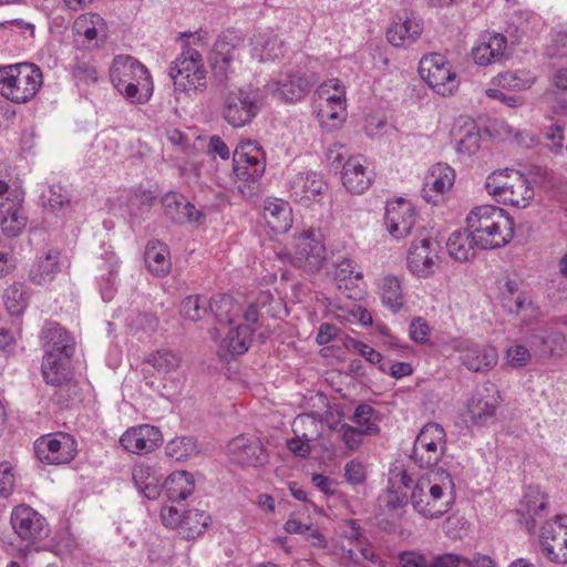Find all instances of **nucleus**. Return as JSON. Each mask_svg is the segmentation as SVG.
Here are the masks:
<instances>
[{"label": "nucleus", "mask_w": 567, "mask_h": 567, "mask_svg": "<svg viewBox=\"0 0 567 567\" xmlns=\"http://www.w3.org/2000/svg\"><path fill=\"white\" fill-rule=\"evenodd\" d=\"M567 523L565 516H558L555 520L547 522L542 527L540 548L544 556L550 560V556L563 553V539L566 536Z\"/></svg>", "instance_id": "obj_31"}, {"label": "nucleus", "mask_w": 567, "mask_h": 567, "mask_svg": "<svg viewBox=\"0 0 567 567\" xmlns=\"http://www.w3.org/2000/svg\"><path fill=\"white\" fill-rule=\"evenodd\" d=\"M499 395L494 384L476 390L467 404V413L476 425H484L494 417Z\"/></svg>", "instance_id": "obj_17"}, {"label": "nucleus", "mask_w": 567, "mask_h": 567, "mask_svg": "<svg viewBox=\"0 0 567 567\" xmlns=\"http://www.w3.org/2000/svg\"><path fill=\"white\" fill-rule=\"evenodd\" d=\"M318 81L319 76L315 71L289 69L281 72L277 80L268 83L267 89L279 100L297 102L303 99Z\"/></svg>", "instance_id": "obj_7"}, {"label": "nucleus", "mask_w": 567, "mask_h": 567, "mask_svg": "<svg viewBox=\"0 0 567 567\" xmlns=\"http://www.w3.org/2000/svg\"><path fill=\"white\" fill-rule=\"evenodd\" d=\"M162 442L161 431L150 424L131 427L120 439L121 445L134 454H147L158 447Z\"/></svg>", "instance_id": "obj_15"}, {"label": "nucleus", "mask_w": 567, "mask_h": 567, "mask_svg": "<svg viewBox=\"0 0 567 567\" xmlns=\"http://www.w3.org/2000/svg\"><path fill=\"white\" fill-rule=\"evenodd\" d=\"M208 301L205 297L195 295L186 297L181 305V313L184 318L197 321L206 313Z\"/></svg>", "instance_id": "obj_50"}, {"label": "nucleus", "mask_w": 567, "mask_h": 567, "mask_svg": "<svg viewBox=\"0 0 567 567\" xmlns=\"http://www.w3.org/2000/svg\"><path fill=\"white\" fill-rule=\"evenodd\" d=\"M244 40L231 30L223 32L214 45L212 61L213 87L221 99V115L233 127H243L257 116L261 109V94L254 89H229L230 75L241 63Z\"/></svg>", "instance_id": "obj_1"}, {"label": "nucleus", "mask_w": 567, "mask_h": 567, "mask_svg": "<svg viewBox=\"0 0 567 567\" xmlns=\"http://www.w3.org/2000/svg\"><path fill=\"white\" fill-rule=\"evenodd\" d=\"M327 107L329 110H321L323 116H327L329 118L339 117V111L342 112L344 110V93L340 91L339 94L329 96L327 99Z\"/></svg>", "instance_id": "obj_63"}, {"label": "nucleus", "mask_w": 567, "mask_h": 567, "mask_svg": "<svg viewBox=\"0 0 567 567\" xmlns=\"http://www.w3.org/2000/svg\"><path fill=\"white\" fill-rule=\"evenodd\" d=\"M512 182L509 189L503 193V196L497 202L518 208L527 207L534 198V188L524 175L514 176Z\"/></svg>", "instance_id": "obj_35"}, {"label": "nucleus", "mask_w": 567, "mask_h": 567, "mask_svg": "<svg viewBox=\"0 0 567 567\" xmlns=\"http://www.w3.org/2000/svg\"><path fill=\"white\" fill-rule=\"evenodd\" d=\"M439 482L420 481L412 491L411 504L423 517L439 518L447 513L454 503V482L452 476L442 472L436 473Z\"/></svg>", "instance_id": "obj_4"}, {"label": "nucleus", "mask_w": 567, "mask_h": 567, "mask_svg": "<svg viewBox=\"0 0 567 567\" xmlns=\"http://www.w3.org/2000/svg\"><path fill=\"white\" fill-rule=\"evenodd\" d=\"M522 175L523 174L520 172L508 168H506L505 171L494 172L487 176L485 182V188L489 195H493L494 197H496V200H498L503 196V193L509 189L514 176Z\"/></svg>", "instance_id": "obj_46"}, {"label": "nucleus", "mask_w": 567, "mask_h": 567, "mask_svg": "<svg viewBox=\"0 0 567 567\" xmlns=\"http://www.w3.org/2000/svg\"><path fill=\"white\" fill-rule=\"evenodd\" d=\"M61 252L51 248L44 255L38 257L29 271V280L38 286L50 284L61 271Z\"/></svg>", "instance_id": "obj_27"}, {"label": "nucleus", "mask_w": 567, "mask_h": 567, "mask_svg": "<svg viewBox=\"0 0 567 567\" xmlns=\"http://www.w3.org/2000/svg\"><path fill=\"white\" fill-rule=\"evenodd\" d=\"M262 216L275 234H284L292 224L291 208L282 199H268L265 202Z\"/></svg>", "instance_id": "obj_30"}, {"label": "nucleus", "mask_w": 567, "mask_h": 567, "mask_svg": "<svg viewBox=\"0 0 567 567\" xmlns=\"http://www.w3.org/2000/svg\"><path fill=\"white\" fill-rule=\"evenodd\" d=\"M166 454L176 461H184L197 453V445L192 436L176 437L166 445Z\"/></svg>", "instance_id": "obj_49"}, {"label": "nucleus", "mask_w": 567, "mask_h": 567, "mask_svg": "<svg viewBox=\"0 0 567 567\" xmlns=\"http://www.w3.org/2000/svg\"><path fill=\"white\" fill-rule=\"evenodd\" d=\"M375 413V410L370 404L362 403L355 408L351 421L362 426L367 435L377 434L380 429L375 423L371 422Z\"/></svg>", "instance_id": "obj_51"}, {"label": "nucleus", "mask_w": 567, "mask_h": 567, "mask_svg": "<svg viewBox=\"0 0 567 567\" xmlns=\"http://www.w3.org/2000/svg\"><path fill=\"white\" fill-rule=\"evenodd\" d=\"M346 481L351 485H361L367 480L364 464L358 458L349 461L344 466Z\"/></svg>", "instance_id": "obj_54"}, {"label": "nucleus", "mask_w": 567, "mask_h": 567, "mask_svg": "<svg viewBox=\"0 0 567 567\" xmlns=\"http://www.w3.org/2000/svg\"><path fill=\"white\" fill-rule=\"evenodd\" d=\"M306 427H318V422L315 416L310 414L298 415L292 422V431L296 434L295 439L288 440V449L297 456L307 457L311 447L309 442L312 437L305 431Z\"/></svg>", "instance_id": "obj_32"}, {"label": "nucleus", "mask_w": 567, "mask_h": 567, "mask_svg": "<svg viewBox=\"0 0 567 567\" xmlns=\"http://www.w3.org/2000/svg\"><path fill=\"white\" fill-rule=\"evenodd\" d=\"M544 138L546 141V147L555 153L559 154L564 146V127L559 124H551L544 132Z\"/></svg>", "instance_id": "obj_53"}, {"label": "nucleus", "mask_w": 567, "mask_h": 567, "mask_svg": "<svg viewBox=\"0 0 567 567\" xmlns=\"http://www.w3.org/2000/svg\"><path fill=\"white\" fill-rule=\"evenodd\" d=\"M258 47H260L259 58L261 62L274 61L286 53L285 42L278 35L270 33H260L256 38L254 50L257 51Z\"/></svg>", "instance_id": "obj_43"}, {"label": "nucleus", "mask_w": 567, "mask_h": 567, "mask_svg": "<svg viewBox=\"0 0 567 567\" xmlns=\"http://www.w3.org/2000/svg\"><path fill=\"white\" fill-rule=\"evenodd\" d=\"M10 522L16 535L27 546L47 538L50 533L47 519L29 505L16 506Z\"/></svg>", "instance_id": "obj_9"}, {"label": "nucleus", "mask_w": 567, "mask_h": 567, "mask_svg": "<svg viewBox=\"0 0 567 567\" xmlns=\"http://www.w3.org/2000/svg\"><path fill=\"white\" fill-rule=\"evenodd\" d=\"M419 73L421 78L437 94L451 95L458 86L456 73L451 70L449 62L441 54H431L420 61Z\"/></svg>", "instance_id": "obj_8"}, {"label": "nucleus", "mask_w": 567, "mask_h": 567, "mask_svg": "<svg viewBox=\"0 0 567 567\" xmlns=\"http://www.w3.org/2000/svg\"><path fill=\"white\" fill-rule=\"evenodd\" d=\"M430 327L422 318H415L410 324V337L413 341L424 343L427 341Z\"/></svg>", "instance_id": "obj_61"}, {"label": "nucleus", "mask_w": 567, "mask_h": 567, "mask_svg": "<svg viewBox=\"0 0 567 567\" xmlns=\"http://www.w3.org/2000/svg\"><path fill=\"white\" fill-rule=\"evenodd\" d=\"M233 168L240 181H259L266 169L265 152L255 141L241 142L234 152Z\"/></svg>", "instance_id": "obj_10"}, {"label": "nucleus", "mask_w": 567, "mask_h": 567, "mask_svg": "<svg viewBox=\"0 0 567 567\" xmlns=\"http://www.w3.org/2000/svg\"><path fill=\"white\" fill-rule=\"evenodd\" d=\"M158 373L168 374L176 371L182 362L181 355L167 349H162L145 359Z\"/></svg>", "instance_id": "obj_45"}, {"label": "nucleus", "mask_w": 567, "mask_h": 567, "mask_svg": "<svg viewBox=\"0 0 567 567\" xmlns=\"http://www.w3.org/2000/svg\"><path fill=\"white\" fill-rule=\"evenodd\" d=\"M455 182L454 169L442 163L430 168L422 189V196L427 203L436 204L440 196L449 192Z\"/></svg>", "instance_id": "obj_19"}, {"label": "nucleus", "mask_w": 567, "mask_h": 567, "mask_svg": "<svg viewBox=\"0 0 567 567\" xmlns=\"http://www.w3.org/2000/svg\"><path fill=\"white\" fill-rule=\"evenodd\" d=\"M467 230L481 249L507 245L514 237V221L501 207L482 205L473 208L466 218Z\"/></svg>", "instance_id": "obj_2"}, {"label": "nucleus", "mask_w": 567, "mask_h": 567, "mask_svg": "<svg viewBox=\"0 0 567 567\" xmlns=\"http://www.w3.org/2000/svg\"><path fill=\"white\" fill-rule=\"evenodd\" d=\"M42 85V71L33 63L0 68V94L14 103H27Z\"/></svg>", "instance_id": "obj_5"}, {"label": "nucleus", "mask_w": 567, "mask_h": 567, "mask_svg": "<svg viewBox=\"0 0 567 567\" xmlns=\"http://www.w3.org/2000/svg\"><path fill=\"white\" fill-rule=\"evenodd\" d=\"M27 221L22 198L8 196L6 200L0 202V226L7 237H18L25 228Z\"/></svg>", "instance_id": "obj_22"}, {"label": "nucleus", "mask_w": 567, "mask_h": 567, "mask_svg": "<svg viewBox=\"0 0 567 567\" xmlns=\"http://www.w3.org/2000/svg\"><path fill=\"white\" fill-rule=\"evenodd\" d=\"M340 431L344 445L351 451L357 450L362 443V436L367 435L363 430L357 429L349 424L340 425Z\"/></svg>", "instance_id": "obj_56"}, {"label": "nucleus", "mask_w": 567, "mask_h": 567, "mask_svg": "<svg viewBox=\"0 0 567 567\" xmlns=\"http://www.w3.org/2000/svg\"><path fill=\"white\" fill-rule=\"evenodd\" d=\"M382 303L392 312H398L404 305L401 281L393 275L383 277L379 285Z\"/></svg>", "instance_id": "obj_39"}, {"label": "nucleus", "mask_w": 567, "mask_h": 567, "mask_svg": "<svg viewBox=\"0 0 567 567\" xmlns=\"http://www.w3.org/2000/svg\"><path fill=\"white\" fill-rule=\"evenodd\" d=\"M327 188V183L313 172L299 173L290 182L291 197L305 206L319 202Z\"/></svg>", "instance_id": "obj_18"}, {"label": "nucleus", "mask_w": 567, "mask_h": 567, "mask_svg": "<svg viewBox=\"0 0 567 567\" xmlns=\"http://www.w3.org/2000/svg\"><path fill=\"white\" fill-rule=\"evenodd\" d=\"M460 133L461 136L457 142L456 151L460 154L468 156L475 154L481 147L480 128L474 123H471L464 128H461Z\"/></svg>", "instance_id": "obj_48"}, {"label": "nucleus", "mask_w": 567, "mask_h": 567, "mask_svg": "<svg viewBox=\"0 0 567 567\" xmlns=\"http://www.w3.org/2000/svg\"><path fill=\"white\" fill-rule=\"evenodd\" d=\"M342 169V182L349 192L361 194L369 188L371 179L359 158L350 157L343 164Z\"/></svg>", "instance_id": "obj_33"}, {"label": "nucleus", "mask_w": 567, "mask_h": 567, "mask_svg": "<svg viewBox=\"0 0 567 567\" xmlns=\"http://www.w3.org/2000/svg\"><path fill=\"white\" fill-rule=\"evenodd\" d=\"M353 348L370 363L378 364L382 372H386V364L383 362V357L380 352L361 341H353Z\"/></svg>", "instance_id": "obj_58"}, {"label": "nucleus", "mask_w": 567, "mask_h": 567, "mask_svg": "<svg viewBox=\"0 0 567 567\" xmlns=\"http://www.w3.org/2000/svg\"><path fill=\"white\" fill-rule=\"evenodd\" d=\"M475 246L473 235L467 229L465 231H454L446 243L450 256L457 261H466L471 256H474Z\"/></svg>", "instance_id": "obj_38"}, {"label": "nucleus", "mask_w": 567, "mask_h": 567, "mask_svg": "<svg viewBox=\"0 0 567 567\" xmlns=\"http://www.w3.org/2000/svg\"><path fill=\"white\" fill-rule=\"evenodd\" d=\"M532 352L538 358L560 357L565 351L566 338L559 331L534 330L527 337Z\"/></svg>", "instance_id": "obj_20"}, {"label": "nucleus", "mask_w": 567, "mask_h": 567, "mask_svg": "<svg viewBox=\"0 0 567 567\" xmlns=\"http://www.w3.org/2000/svg\"><path fill=\"white\" fill-rule=\"evenodd\" d=\"M507 48L506 38L501 33L484 34L472 50L474 61L480 65L501 62Z\"/></svg>", "instance_id": "obj_24"}, {"label": "nucleus", "mask_w": 567, "mask_h": 567, "mask_svg": "<svg viewBox=\"0 0 567 567\" xmlns=\"http://www.w3.org/2000/svg\"><path fill=\"white\" fill-rule=\"evenodd\" d=\"M545 54L550 59H561L567 56V32L559 31L555 33L550 43L546 47Z\"/></svg>", "instance_id": "obj_55"}, {"label": "nucleus", "mask_w": 567, "mask_h": 567, "mask_svg": "<svg viewBox=\"0 0 567 567\" xmlns=\"http://www.w3.org/2000/svg\"><path fill=\"white\" fill-rule=\"evenodd\" d=\"M251 337V330L248 327L237 326L229 330L220 347L230 355H240L249 349Z\"/></svg>", "instance_id": "obj_41"}, {"label": "nucleus", "mask_w": 567, "mask_h": 567, "mask_svg": "<svg viewBox=\"0 0 567 567\" xmlns=\"http://www.w3.org/2000/svg\"><path fill=\"white\" fill-rule=\"evenodd\" d=\"M166 216L177 224H202L204 214L192 203L175 192L167 193L162 199Z\"/></svg>", "instance_id": "obj_21"}, {"label": "nucleus", "mask_w": 567, "mask_h": 567, "mask_svg": "<svg viewBox=\"0 0 567 567\" xmlns=\"http://www.w3.org/2000/svg\"><path fill=\"white\" fill-rule=\"evenodd\" d=\"M48 203L51 209L62 210L63 216L71 208V199L66 190L60 185H52L49 189Z\"/></svg>", "instance_id": "obj_52"}, {"label": "nucleus", "mask_w": 567, "mask_h": 567, "mask_svg": "<svg viewBox=\"0 0 567 567\" xmlns=\"http://www.w3.org/2000/svg\"><path fill=\"white\" fill-rule=\"evenodd\" d=\"M202 64L200 53L192 48H187L179 58H177L168 69V75L174 81L176 90L187 91V81L192 76L193 70H197Z\"/></svg>", "instance_id": "obj_26"}, {"label": "nucleus", "mask_w": 567, "mask_h": 567, "mask_svg": "<svg viewBox=\"0 0 567 567\" xmlns=\"http://www.w3.org/2000/svg\"><path fill=\"white\" fill-rule=\"evenodd\" d=\"M402 567H429L426 558L414 551H405L400 555Z\"/></svg>", "instance_id": "obj_64"}, {"label": "nucleus", "mask_w": 567, "mask_h": 567, "mask_svg": "<svg viewBox=\"0 0 567 567\" xmlns=\"http://www.w3.org/2000/svg\"><path fill=\"white\" fill-rule=\"evenodd\" d=\"M144 257L147 269L155 276H165L171 270L169 251L164 243L148 241Z\"/></svg>", "instance_id": "obj_34"}, {"label": "nucleus", "mask_w": 567, "mask_h": 567, "mask_svg": "<svg viewBox=\"0 0 567 567\" xmlns=\"http://www.w3.org/2000/svg\"><path fill=\"white\" fill-rule=\"evenodd\" d=\"M208 305L217 322L225 326L234 323L243 312L240 303L228 295L217 296Z\"/></svg>", "instance_id": "obj_37"}, {"label": "nucleus", "mask_w": 567, "mask_h": 567, "mask_svg": "<svg viewBox=\"0 0 567 567\" xmlns=\"http://www.w3.org/2000/svg\"><path fill=\"white\" fill-rule=\"evenodd\" d=\"M4 306L11 316H20L25 310L29 296L22 284H13L4 291Z\"/></svg>", "instance_id": "obj_47"}, {"label": "nucleus", "mask_w": 567, "mask_h": 567, "mask_svg": "<svg viewBox=\"0 0 567 567\" xmlns=\"http://www.w3.org/2000/svg\"><path fill=\"white\" fill-rule=\"evenodd\" d=\"M503 307L512 315H518L529 303L526 292L519 290V285L514 280H507L502 290Z\"/></svg>", "instance_id": "obj_42"}, {"label": "nucleus", "mask_w": 567, "mask_h": 567, "mask_svg": "<svg viewBox=\"0 0 567 567\" xmlns=\"http://www.w3.org/2000/svg\"><path fill=\"white\" fill-rule=\"evenodd\" d=\"M74 30L78 35H82L91 42L96 40L100 33H104L105 23L100 14L87 13L78 18Z\"/></svg>", "instance_id": "obj_44"}, {"label": "nucleus", "mask_w": 567, "mask_h": 567, "mask_svg": "<svg viewBox=\"0 0 567 567\" xmlns=\"http://www.w3.org/2000/svg\"><path fill=\"white\" fill-rule=\"evenodd\" d=\"M422 25L406 14L396 16L386 30V39L394 47H408L421 34Z\"/></svg>", "instance_id": "obj_28"}, {"label": "nucleus", "mask_w": 567, "mask_h": 567, "mask_svg": "<svg viewBox=\"0 0 567 567\" xmlns=\"http://www.w3.org/2000/svg\"><path fill=\"white\" fill-rule=\"evenodd\" d=\"M439 243L430 237L413 241L408 255L409 269L422 278L433 275L439 259Z\"/></svg>", "instance_id": "obj_14"}, {"label": "nucleus", "mask_w": 567, "mask_h": 567, "mask_svg": "<svg viewBox=\"0 0 567 567\" xmlns=\"http://www.w3.org/2000/svg\"><path fill=\"white\" fill-rule=\"evenodd\" d=\"M292 265L308 272L321 269L324 261V246L313 237L312 231H306L295 238Z\"/></svg>", "instance_id": "obj_13"}, {"label": "nucleus", "mask_w": 567, "mask_h": 567, "mask_svg": "<svg viewBox=\"0 0 567 567\" xmlns=\"http://www.w3.org/2000/svg\"><path fill=\"white\" fill-rule=\"evenodd\" d=\"M354 279H362V272H354V261L350 258L342 259L336 267V279L338 281H346L351 277Z\"/></svg>", "instance_id": "obj_60"}, {"label": "nucleus", "mask_w": 567, "mask_h": 567, "mask_svg": "<svg viewBox=\"0 0 567 567\" xmlns=\"http://www.w3.org/2000/svg\"><path fill=\"white\" fill-rule=\"evenodd\" d=\"M463 365L474 372H485L496 365L498 354L495 348L465 343L460 349Z\"/></svg>", "instance_id": "obj_23"}, {"label": "nucleus", "mask_w": 567, "mask_h": 567, "mask_svg": "<svg viewBox=\"0 0 567 567\" xmlns=\"http://www.w3.org/2000/svg\"><path fill=\"white\" fill-rule=\"evenodd\" d=\"M530 348L527 349L523 344H515L507 349V358L512 367L520 368L528 363L530 360Z\"/></svg>", "instance_id": "obj_59"}, {"label": "nucleus", "mask_w": 567, "mask_h": 567, "mask_svg": "<svg viewBox=\"0 0 567 567\" xmlns=\"http://www.w3.org/2000/svg\"><path fill=\"white\" fill-rule=\"evenodd\" d=\"M351 534L349 536L350 540L355 542L357 550L360 553L362 559L368 561H374L375 554L372 548L365 543L362 535L359 533V527L357 524L351 520Z\"/></svg>", "instance_id": "obj_57"}, {"label": "nucleus", "mask_w": 567, "mask_h": 567, "mask_svg": "<svg viewBox=\"0 0 567 567\" xmlns=\"http://www.w3.org/2000/svg\"><path fill=\"white\" fill-rule=\"evenodd\" d=\"M210 516L199 509H189L184 513V519L178 533L185 539H195L200 536L207 528Z\"/></svg>", "instance_id": "obj_40"}, {"label": "nucleus", "mask_w": 567, "mask_h": 567, "mask_svg": "<svg viewBox=\"0 0 567 567\" xmlns=\"http://www.w3.org/2000/svg\"><path fill=\"white\" fill-rule=\"evenodd\" d=\"M226 454L233 464L240 466H259L267 461L262 443L256 436L240 434L230 440Z\"/></svg>", "instance_id": "obj_12"}, {"label": "nucleus", "mask_w": 567, "mask_h": 567, "mask_svg": "<svg viewBox=\"0 0 567 567\" xmlns=\"http://www.w3.org/2000/svg\"><path fill=\"white\" fill-rule=\"evenodd\" d=\"M446 450V433L435 422L426 423L417 434L411 458L420 467L435 466Z\"/></svg>", "instance_id": "obj_6"}, {"label": "nucleus", "mask_w": 567, "mask_h": 567, "mask_svg": "<svg viewBox=\"0 0 567 567\" xmlns=\"http://www.w3.org/2000/svg\"><path fill=\"white\" fill-rule=\"evenodd\" d=\"M164 488L171 502L186 499L194 491V477L186 471L174 472L166 478Z\"/></svg>", "instance_id": "obj_36"}, {"label": "nucleus", "mask_w": 567, "mask_h": 567, "mask_svg": "<svg viewBox=\"0 0 567 567\" xmlns=\"http://www.w3.org/2000/svg\"><path fill=\"white\" fill-rule=\"evenodd\" d=\"M114 87L130 102L144 104L153 93V81L147 69L131 55H117L110 69Z\"/></svg>", "instance_id": "obj_3"}, {"label": "nucleus", "mask_w": 567, "mask_h": 567, "mask_svg": "<svg viewBox=\"0 0 567 567\" xmlns=\"http://www.w3.org/2000/svg\"><path fill=\"white\" fill-rule=\"evenodd\" d=\"M161 517L164 525L179 530L184 519V513H181V511L174 506H167L163 507Z\"/></svg>", "instance_id": "obj_62"}, {"label": "nucleus", "mask_w": 567, "mask_h": 567, "mask_svg": "<svg viewBox=\"0 0 567 567\" xmlns=\"http://www.w3.org/2000/svg\"><path fill=\"white\" fill-rule=\"evenodd\" d=\"M384 218L391 236L396 239L404 238L415 224L414 208L410 202L399 198L386 205Z\"/></svg>", "instance_id": "obj_16"}, {"label": "nucleus", "mask_w": 567, "mask_h": 567, "mask_svg": "<svg viewBox=\"0 0 567 567\" xmlns=\"http://www.w3.org/2000/svg\"><path fill=\"white\" fill-rule=\"evenodd\" d=\"M71 355L44 353L41 372L44 381L53 386H63L72 377L70 367Z\"/></svg>", "instance_id": "obj_25"}, {"label": "nucleus", "mask_w": 567, "mask_h": 567, "mask_svg": "<svg viewBox=\"0 0 567 567\" xmlns=\"http://www.w3.org/2000/svg\"><path fill=\"white\" fill-rule=\"evenodd\" d=\"M34 453L38 460L45 464H65L76 454L74 439L65 433L41 436L34 442Z\"/></svg>", "instance_id": "obj_11"}, {"label": "nucleus", "mask_w": 567, "mask_h": 567, "mask_svg": "<svg viewBox=\"0 0 567 567\" xmlns=\"http://www.w3.org/2000/svg\"><path fill=\"white\" fill-rule=\"evenodd\" d=\"M44 353L73 355L74 341L68 331L58 323H48L41 332Z\"/></svg>", "instance_id": "obj_29"}]
</instances>
